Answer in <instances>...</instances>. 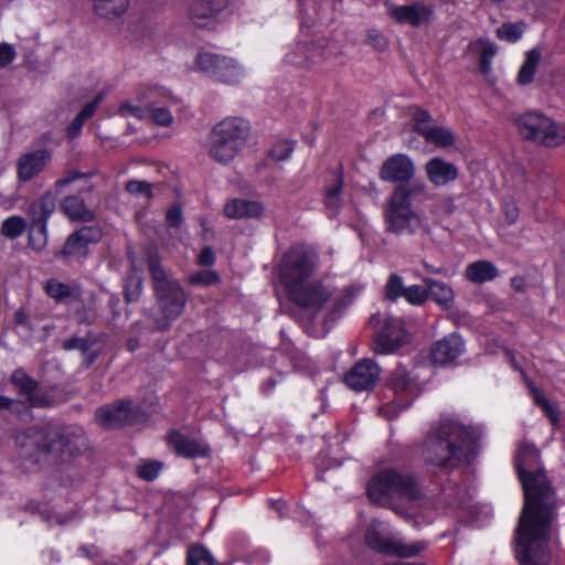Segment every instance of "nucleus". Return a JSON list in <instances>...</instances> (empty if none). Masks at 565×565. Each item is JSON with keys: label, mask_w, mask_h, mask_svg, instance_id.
<instances>
[{"label": "nucleus", "mask_w": 565, "mask_h": 565, "mask_svg": "<svg viewBox=\"0 0 565 565\" xmlns=\"http://www.w3.org/2000/svg\"><path fill=\"white\" fill-rule=\"evenodd\" d=\"M426 189V184L420 181L394 188L384 207V221L388 232L396 235H414L423 227V218L412 207V200L424 195Z\"/></svg>", "instance_id": "obj_6"}, {"label": "nucleus", "mask_w": 565, "mask_h": 565, "mask_svg": "<svg viewBox=\"0 0 565 565\" xmlns=\"http://www.w3.org/2000/svg\"><path fill=\"white\" fill-rule=\"evenodd\" d=\"M264 212V207L259 202L232 199L224 205V214L232 220L259 217Z\"/></svg>", "instance_id": "obj_28"}, {"label": "nucleus", "mask_w": 565, "mask_h": 565, "mask_svg": "<svg viewBox=\"0 0 565 565\" xmlns=\"http://www.w3.org/2000/svg\"><path fill=\"white\" fill-rule=\"evenodd\" d=\"M420 135L426 141L436 145L437 147H448L455 143V135L452 131L445 127L433 126L428 129H420Z\"/></svg>", "instance_id": "obj_34"}, {"label": "nucleus", "mask_w": 565, "mask_h": 565, "mask_svg": "<svg viewBox=\"0 0 565 565\" xmlns=\"http://www.w3.org/2000/svg\"><path fill=\"white\" fill-rule=\"evenodd\" d=\"M86 120L84 118H82L78 114L76 115V117L72 120L70 127H68V137L70 138H75L79 131L82 130V127L84 125Z\"/></svg>", "instance_id": "obj_59"}, {"label": "nucleus", "mask_w": 565, "mask_h": 565, "mask_svg": "<svg viewBox=\"0 0 565 565\" xmlns=\"http://www.w3.org/2000/svg\"><path fill=\"white\" fill-rule=\"evenodd\" d=\"M437 207L446 215H450L451 213H454L455 209H456V204H455V200L454 198H450V196H446V198H443L439 202H438V205Z\"/></svg>", "instance_id": "obj_58"}, {"label": "nucleus", "mask_w": 565, "mask_h": 565, "mask_svg": "<svg viewBox=\"0 0 565 565\" xmlns=\"http://www.w3.org/2000/svg\"><path fill=\"white\" fill-rule=\"evenodd\" d=\"M168 443L177 455L186 458L206 457L210 451L203 441L186 437L179 431H171L168 435Z\"/></svg>", "instance_id": "obj_26"}, {"label": "nucleus", "mask_w": 565, "mask_h": 565, "mask_svg": "<svg viewBox=\"0 0 565 565\" xmlns=\"http://www.w3.org/2000/svg\"><path fill=\"white\" fill-rule=\"evenodd\" d=\"M359 292L360 288L351 286L342 290L339 295H337L333 298L330 318L332 320L337 319L341 315V312L353 302L354 298Z\"/></svg>", "instance_id": "obj_37"}, {"label": "nucleus", "mask_w": 565, "mask_h": 565, "mask_svg": "<svg viewBox=\"0 0 565 565\" xmlns=\"http://www.w3.org/2000/svg\"><path fill=\"white\" fill-rule=\"evenodd\" d=\"M126 191L135 196L151 198L152 186L147 181L130 180L126 184Z\"/></svg>", "instance_id": "obj_45"}, {"label": "nucleus", "mask_w": 565, "mask_h": 565, "mask_svg": "<svg viewBox=\"0 0 565 565\" xmlns=\"http://www.w3.org/2000/svg\"><path fill=\"white\" fill-rule=\"evenodd\" d=\"M93 7L97 15L113 19L126 12L129 0H93Z\"/></svg>", "instance_id": "obj_32"}, {"label": "nucleus", "mask_w": 565, "mask_h": 565, "mask_svg": "<svg viewBox=\"0 0 565 565\" xmlns=\"http://www.w3.org/2000/svg\"><path fill=\"white\" fill-rule=\"evenodd\" d=\"M188 565H216L211 552L202 545H192L188 550Z\"/></svg>", "instance_id": "obj_40"}, {"label": "nucleus", "mask_w": 565, "mask_h": 565, "mask_svg": "<svg viewBox=\"0 0 565 565\" xmlns=\"http://www.w3.org/2000/svg\"><path fill=\"white\" fill-rule=\"evenodd\" d=\"M149 270L162 318L152 317L154 331H167L171 322L178 319L185 307L186 297L175 279H171L156 257L149 258Z\"/></svg>", "instance_id": "obj_7"}, {"label": "nucleus", "mask_w": 565, "mask_h": 565, "mask_svg": "<svg viewBox=\"0 0 565 565\" xmlns=\"http://www.w3.org/2000/svg\"><path fill=\"white\" fill-rule=\"evenodd\" d=\"M499 275L497 266L489 260H477L469 264L466 268V278L477 285L484 284L495 279Z\"/></svg>", "instance_id": "obj_29"}, {"label": "nucleus", "mask_w": 565, "mask_h": 565, "mask_svg": "<svg viewBox=\"0 0 565 565\" xmlns=\"http://www.w3.org/2000/svg\"><path fill=\"white\" fill-rule=\"evenodd\" d=\"M387 386L393 391L399 405L408 406L420 394L418 377L405 366H396L387 379Z\"/></svg>", "instance_id": "obj_17"}, {"label": "nucleus", "mask_w": 565, "mask_h": 565, "mask_svg": "<svg viewBox=\"0 0 565 565\" xmlns=\"http://www.w3.org/2000/svg\"><path fill=\"white\" fill-rule=\"evenodd\" d=\"M218 280V276L213 270H201L190 277V281L193 285L209 286L215 284Z\"/></svg>", "instance_id": "obj_51"}, {"label": "nucleus", "mask_w": 565, "mask_h": 565, "mask_svg": "<svg viewBox=\"0 0 565 565\" xmlns=\"http://www.w3.org/2000/svg\"><path fill=\"white\" fill-rule=\"evenodd\" d=\"M46 294L56 301H65L79 295L76 287L64 284L57 279H50L45 284Z\"/></svg>", "instance_id": "obj_35"}, {"label": "nucleus", "mask_w": 565, "mask_h": 565, "mask_svg": "<svg viewBox=\"0 0 565 565\" xmlns=\"http://www.w3.org/2000/svg\"><path fill=\"white\" fill-rule=\"evenodd\" d=\"M369 324L375 330L374 351L379 354H391L406 342V333L399 318L375 313Z\"/></svg>", "instance_id": "obj_13"}, {"label": "nucleus", "mask_w": 565, "mask_h": 565, "mask_svg": "<svg viewBox=\"0 0 565 565\" xmlns=\"http://www.w3.org/2000/svg\"><path fill=\"white\" fill-rule=\"evenodd\" d=\"M249 131L248 122L242 118H225L212 130L207 152L221 163L231 161L244 147Z\"/></svg>", "instance_id": "obj_8"}, {"label": "nucleus", "mask_w": 565, "mask_h": 565, "mask_svg": "<svg viewBox=\"0 0 565 565\" xmlns=\"http://www.w3.org/2000/svg\"><path fill=\"white\" fill-rule=\"evenodd\" d=\"M511 286L516 291H524L526 289L525 279L522 277H514L511 279Z\"/></svg>", "instance_id": "obj_64"}, {"label": "nucleus", "mask_w": 565, "mask_h": 565, "mask_svg": "<svg viewBox=\"0 0 565 565\" xmlns=\"http://www.w3.org/2000/svg\"><path fill=\"white\" fill-rule=\"evenodd\" d=\"M15 56L14 50L11 45L3 43L0 44V67L9 65Z\"/></svg>", "instance_id": "obj_55"}, {"label": "nucleus", "mask_w": 565, "mask_h": 565, "mask_svg": "<svg viewBox=\"0 0 565 565\" xmlns=\"http://www.w3.org/2000/svg\"><path fill=\"white\" fill-rule=\"evenodd\" d=\"M102 238V231L97 226H83L71 234L63 248L56 253L61 257H84L88 253V245Z\"/></svg>", "instance_id": "obj_23"}, {"label": "nucleus", "mask_w": 565, "mask_h": 565, "mask_svg": "<svg viewBox=\"0 0 565 565\" xmlns=\"http://www.w3.org/2000/svg\"><path fill=\"white\" fill-rule=\"evenodd\" d=\"M97 99L87 104L79 113L78 115L84 118L85 120H87L89 117H92V115L94 114L95 111V107H96V104H97Z\"/></svg>", "instance_id": "obj_63"}, {"label": "nucleus", "mask_w": 565, "mask_h": 565, "mask_svg": "<svg viewBox=\"0 0 565 565\" xmlns=\"http://www.w3.org/2000/svg\"><path fill=\"white\" fill-rule=\"evenodd\" d=\"M415 129L420 134V129H428L433 127L431 125V116L426 110H417L414 115Z\"/></svg>", "instance_id": "obj_54"}, {"label": "nucleus", "mask_w": 565, "mask_h": 565, "mask_svg": "<svg viewBox=\"0 0 565 565\" xmlns=\"http://www.w3.org/2000/svg\"><path fill=\"white\" fill-rule=\"evenodd\" d=\"M148 113L151 114L152 119L160 126H169L173 121L171 111L166 107L148 106Z\"/></svg>", "instance_id": "obj_48"}, {"label": "nucleus", "mask_w": 565, "mask_h": 565, "mask_svg": "<svg viewBox=\"0 0 565 565\" xmlns=\"http://www.w3.org/2000/svg\"><path fill=\"white\" fill-rule=\"evenodd\" d=\"M142 288V279L140 275L137 271L136 266L132 264L129 275L126 278L125 282V297L128 302L136 301L140 294Z\"/></svg>", "instance_id": "obj_39"}, {"label": "nucleus", "mask_w": 565, "mask_h": 565, "mask_svg": "<svg viewBox=\"0 0 565 565\" xmlns=\"http://www.w3.org/2000/svg\"><path fill=\"white\" fill-rule=\"evenodd\" d=\"M426 189V184L420 181L394 188L384 207V221L388 232L396 235H414L423 227V218L412 207V200L424 195Z\"/></svg>", "instance_id": "obj_5"}, {"label": "nucleus", "mask_w": 565, "mask_h": 565, "mask_svg": "<svg viewBox=\"0 0 565 565\" xmlns=\"http://www.w3.org/2000/svg\"><path fill=\"white\" fill-rule=\"evenodd\" d=\"M416 168L413 160L404 153L390 156L381 166L379 177L382 181L412 184Z\"/></svg>", "instance_id": "obj_22"}, {"label": "nucleus", "mask_w": 565, "mask_h": 565, "mask_svg": "<svg viewBox=\"0 0 565 565\" xmlns=\"http://www.w3.org/2000/svg\"><path fill=\"white\" fill-rule=\"evenodd\" d=\"M387 14L398 24L420 28L431 23L434 19V8L423 2H413L403 6L390 4Z\"/></svg>", "instance_id": "obj_18"}, {"label": "nucleus", "mask_w": 565, "mask_h": 565, "mask_svg": "<svg viewBox=\"0 0 565 565\" xmlns=\"http://www.w3.org/2000/svg\"><path fill=\"white\" fill-rule=\"evenodd\" d=\"M481 430L463 426L452 419H444L431 428L423 448V459L434 473L471 461L479 451Z\"/></svg>", "instance_id": "obj_3"}, {"label": "nucleus", "mask_w": 565, "mask_h": 565, "mask_svg": "<svg viewBox=\"0 0 565 565\" xmlns=\"http://www.w3.org/2000/svg\"><path fill=\"white\" fill-rule=\"evenodd\" d=\"M424 282L427 287L429 298L444 309H449L452 306L454 292L447 284L430 278H425Z\"/></svg>", "instance_id": "obj_31"}, {"label": "nucleus", "mask_w": 565, "mask_h": 565, "mask_svg": "<svg viewBox=\"0 0 565 565\" xmlns=\"http://www.w3.org/2000/svg\"><path fill=\"white\" fill-rule=\"evenodd\" d=\"M10 381L17 387L18 394L28 407H49L54 403L53 397L40 388L36 381L23 370H15L11 374Z\"/></svg>", "instance_id": "obj_19"}, {"label": "nucleus", "mask_w": 565, "mask_h": 565, "mask_svg": "<svg viewBox=\"0 0 565 565\" xmlns=\"http://www.w3.org/2000/svg\"><path fill=\"white\" fill-rule=\"evenodd\" d=\"M342 186H343L342 177L337 175L334 184L326 188L323 203L328 211L329 217L337 216L342 206V199H341Z\"/></svg>", "instance_id": "obj_33"}, {"label": "nucleus", "mask_w": 565, "mask_h": 565, "mask_svg": "<svg viewBox=\"0 0 565 565\" xmlns=\"http://www.w3.org/2000/svg\"><path fill=\"white\" fill-rule=\"evenodd\" d=\"M386 298L390 300H396L398 297L404 295L405 287L403 279L397 274H392L386 284Z\"/></svg>", "instance_id": "obj_44"}, {"label": "nucleus", "mask_w": 565, "mask_h": 565, "mask_svg": "<svg viewBox=\"0 0 565 565\" xmlns=\"http://www.w3.org/2000/svg\"><path fill=\"white\" fill-rule=\"evenodd\" d=\"M78 551L82 553V555H84L85 557H88V558H96L99 556V550L94 546V545H90V546H81L78 548Z\"/></svg>", "instance_id": "obj_61"}, {"label": "nucleus", "mask_w": 565, "mask_h": 565, "mask_svg": "<svg viewBox=\"0 0 565 565\" xmlns=\"http://www.w3.org/2000/svg\"><path fill=\"white\" fill-rule=\"evenodd\" d=\"M540 60L541 52L539 50L533 49L526 53L525 61L518 74V82L521 85H526L533 81Z\"/></svg>", "instance_id": "obj_36"}, {"label": "nucleus", "mask_w": 565, "mask_h": 565, "mask_svg": "<svg viewBox=\"0 0 565 565\" xmlns=\"http://www.w3.org/2000/svg\"><path fill=\"white\" fill-rule=\"evenodd\" d=\"M518 128L524 138L547 147H556L565 141V127L541 113L524 114L518 119Z\"/></svg>", "instance_id": "obj_10"}, {"label": "nucleus", "mask_w": 565, "mask_h": 565, "mask_svg": "<svg viewBox=\"0 0 565 565\" xmlns=\"http://www.w3.org/2000/svg\"><path fill=\"white\" fill-rule=\"evenodd\" d=\"M167 222L170 226H179L182 222V211L181 207L178 205L171 206L167 211Z\"/></svg>", "instance_id": "obj_56"}, {"label": "nucleus", "mask_w": 565, "mask_h": 565, "mask_svg": "<svg viewBox=\"0 0 565 565\" xmlns=\"http://www.w3.org/2000/svg\"><path fill=\"white\" fill-rule=\"evenodd\" d=\"M366 491L372 502L387 507L399 514L424 498L417 478L411 472L396 469H384L374 475L367 482Z\"/></svg>", "instance_id": "obj_4"}, {"label": "nucleus", "mask_w": 565, "mask_h": 565, "mask_svg": "<svg viewBox=\"0 0 565 565\" xmlns=\"http://www.w3.org/2000/svg\"><path fill=\"white\" fill-rule=\"evenodd\" d=\"M425 171L429 182L435 186H444L458 178V168L440 157L427 161Z\"/></svg>", "instance_id": "obj_27"}, {"label": "nucleus", "mask_w": 565, "mask_h": 565, "mask_svg": "<svg viewBox=\"0 0 565 565\" xmlns=\"http://www.w3.org/2000/svg\"><path fill=\"white\" fill-rule=\"evenodd\" d=\"M61 210L72 221L90 222L94 220V213L77 195L65 196L61 202Z\"/></svg>", "instance_id": "obj_30"}, {"label": "nucleus", "mask_w": 565, "mask_h": 565, "mask_svg": "<svg viewBox=\"0 0 565 565\" xmlns=\"http://www.w3.org/2000/svg\"><path fill=\"white\" fill-rule=\"evenodd\" d=\"M380 373L381 369L374 360L362 359L347 372L344 382L354 392H365L375 386Z\"/></svg>", "instance_id": "obj_20"}, {"label": "nucleus", "mask_w": 565, "mask_h": 565, "mask_svg": "<svg viewBox=\"0 0 565 565\" xmlns=\"http://www.w3.org/2000/svg\"><path fill=\"white\" fill-rule=\"evenodd\" d=\"M62 348L64 350H79L83 353H85L90 348V344H89L88 340H86L84 338L74 337V338L65 340L62 344Z\"/></svg>", "instance_id": "obj_53"}, {"label": "nucleus", "mask_w": 565, "mask_h": 565, "mask_svg": "<svg viewBox=\"0 0 565 565\" xmlns=\"http://www.w3.org/2000/svg\"><path fill=\"white\" fill-rule=\"evenodd\" d=\"M531 393L535 401V403L542 408L547 407V404L550 403L546 397L535 387L531 386Z\"/></svg>", "instance_id": "obj_62"}, {"label": "nucleus", "mask_w": 565, "mask_h": 565, "mask_svg": "<svg viewBox=\"0 0 565 565\" xmlns=\"http://www.w3.org/2000/svg\"><path fill=\"white\" fill-rule=\"evenodd\" d=\"M515 467L524 491V505L516 527V557L520 565H550L557 498L540 468V452L534 445L520 446Z\"/></svg>", "instance_id": "obj_1"}, {"label": "nucleus", "mask_w": 565, "mask_h": 565, "mask_svg": "<svg viewBox=\"0 0 565 565\" xmlns=\"http://www.w3.org/2000/svg\"><path fill=\"white\" fill-rule=\"evenodd\" d=\"M13 441L17 455L26 468L42 461H65L87 447L84 429L76 425L47 424L29 428L17 433Z\"/></svg>", "instance_id": "obj_2"}, {"label": "nucleus", "mask_w": 565, "mask_h": 565, "mask_svg": "<svg viewBox=\"0 0 565 565\" xmlns=\"http://www.w3.org/2000/svg\"><path fill=\"white\" fill-rule=\"evenodd\" d=\"M162 468V463L159 461H148L139 466L138 475L141 479L147 481L154 480Z\"/></svg>", "instance_id": "obj_47"}, {"label": "nucleus", "mask_w": 565, "mask_h": 565, "mask_svg": "<svg viewBox=\"0 0 565 565\" xmlns=\"http://www.w3.org/2000/svg\"><path fill=\"white\" fill-rule=\"evenodd\" d=\"M142 418L139 407L132 405L130 401H119L111 405H104L96 409L95 419L105 428H118L125 425H131Z\"/></svg>", "instance_id": "obj_16"}, {"label": "nucleus", "mask_w": 565, "mask_h": 565, "mask_svg": "<svg viewBox=\"0 0 565 565\" xmlns=\"http://www.w3.org/2000/svg\"><path fill=\"white\" fill-rule=\"evenodd\" d=\"M195 68L214 81L237 84L244 76V68L232 57L211 52H199L194 61Z\"/></svg>", "instance_id": "obj_11"}, {"label": "nucleus", "mask_w": 565, "mask_h": 565, "mask_svg": "<svg viewBox=\"0 0 565 565\" xmlns=\"http://www.w3.org/2000/svg\"><path fill=\"white\" fill-rule=\"evenodd\" d=\"M289 299L307 315L316 317L332 298L333 289L317 279H310L287 291Z\"/></svg>", "instance_id": "obj_14"}, {"label": "nucleus", "mask_w": 565, "mask_h": 565, "mask_svg": "<svg viewBox=\"0 0 565 565\" xmlns=\"http://www.w3.org/2000/svg\"><path fill=\"white\" fill-rule=\"evenodd\" d=\"M366 544L374 551L399 557H412L425 550L422 541L406 543L403 540H393L386 532L385 525L380 521H373L365 533Z\"/></svg>", "instance_id": "obj_12"}, {"label": "nucleus", "mask_w": 565, "mask_h": 565, "mask_svg": "<svg viewBox=\"0 0 565 565\" xmlns=\"http://www.w3.org/2000/svg\"><path fill=\"white\" fill-rule=\"evenodd\" d=\"M227 6V0H194L190 7V19L199 28L212 29L216 15Z\"/></svg>", "instance_id": "obj_25"}, {"label": "nucleus", "mask_w": 565, "mask_h": 565, "mask_svg": "<svg viewBox=\"0 0 565 565\" xmlns=\"http://www.w3.org/2000/svg\"><path fill=\"white\" fill-rule=\"evenodd\" d=\"M52 150L47 148L32 149L23 152L15 163L17 178L28 182L42 173L52 160Z\"/></svg>", "instance_id": "obj_21"}, {"label": "nucleus", "mask_w": 565, "mask_h": 565, "mask_svg": "<svg viewBox=\"0 0 565 565\" xmlns=\"http://www.w3.org/2000/svg\"><path fill=\"white\" fill-rule=\"evenodd\" d=\"M465 350V343L457 333H450L436 341L430 349V360L436 365H446L459 358Z\"/></svg>", "instance_id": "obj_24"}, {"label": "nucleus", "mask_w": 565, "mask_h": 565, "mask_svg": "<svg viewBox=\"0 0 565 565\" xmlns=\"http://www.w3.org/2000/svg\"><path fill=\"white\" fill-rule=\"evenodd\" d=\"M307 47L303 45H298L295 51L288 53L285 57L286 62L296 65L299 67H309L312 62L307 56Z\"/></svg>", "instance_id": "obj_43"}, {"label": "nucleus", "mask_w": 565, "mask_h": 565, "mask_svg": "<svg viewBox=\"0 0 565 565\" xmlns=\"http://www.w3.org/2000/svg\"><path fill=\"white\" fill-rule=\"evenodd\" d=\"M319 267L318 253L306 245H295L279 263V279L286 291L312 279Z\"/></svg>", "instance_id": "obj_9"}, {"label": "nucleus", "mask_w": 565, "mask_h": 565, "mask_svg": "<svg viewBox=\"0 0 565 565\" xmlns=\"http://www.w3.org/2000/svg\"><path fill=\"white\" fill-rule=\"evenodd\" d=\"M26 230V222L23 217L13 215L6 218L1 223V234L10 239H15L21 236Z\"/></svg>", "instance_id": "obj_38"}, {"label": "nucleus", "mask_w": 565, "mask_h": 565, "mask_svg": "<svg viewBox=\"0 0 565 565\" xmlns=\"http://www.w3.org/2000/svg\"><path fill=\"white\" fill-rule=\"evenodd\" d=\"M93 174H94L93 172L83 173V172H79L76 170H72V171L67 172L66 175H64L63 178L55 181L54 190L56 193H60L63 191V189L65 186H67L75 180L82 179V178H90V177H93Z\"/></svg>", "instance_id": "obj_49"}, {"label": "nucleus", "mask_w": 565, "mask_h": 565, "mask_svg": "<svg viewBox=\"0 0 565 565\" xmlns=\"http://www.w3.org/2000/svg\"><path fill=\"white\" fill-rule=\"evenodd\" d=\"M22 406V402L7 397L0 396V411H9L12 413L19 412Z\"/></svg>", "instance_id": "obj_57"}, {"label": "nucleus", "mask_w": 565, "mask_h": 565, "mask_svg": "<svg viewBox=\"0 0 565 565\" xmlns=\"http://www.w3.org/2000/svg\"><path fill=\"white\" fill-rule=\"evenodd\" d=\"M367 43L377 51H384L387 47V39L379 31L372 30L367 33Z\"/></svg>", "instance_id": "obj_52"}, {"label": "nucleus", "mask_w": 565, "mask_h": 565, "mask_svg": "<svg viewBox=\"0 0 565 565\" xmlns=\"http://www.w3.org/2000/svg\"><path fill=\"white\" fill-rule=\"evenodd\" d=\"M294 151V143L288 140H281L275 143L269 156L276 161H282L290 157Z\"/></svg>", "instance_id": "obj_46"}, {"label": "nucleus", "mask_w": 565, "mask_h": 565, "mask_svg": "<svg viewBox=\"0 0 565 565\" xmlns=\"http://www.w3.org/2000/svg\"><path fill=\"white\" fill-rule=\"evenodd\" d=\"M55 210V195L47 191L29 207L31 218L29 245L42 250L47 243V221Z\"/></svg>", "instance_id": "obj_15"}, {"label": "nucleus", "mask_w": 565, "mask_h": 565, "mask_svg": "<svg viewBox=\"0 0 565 565\" xmlns=\"http://www.w3.org/2000/svg\"><path fill=\"white\" fill-rule=\"evenodd\" d=\"M119 114L122 117H135L142 119L148 115V107H141L130 102H126L119 107Z\"/></svg>", "instance_id": "obj_50"}, {"label": "nucleus", "mask_w": 565, "mask_h": 565, "mask_svg": "<svg viewBox=\"0 0 565 565\" xmlns=\"http://www.w3.org/2000/svg\"><path fill=\"white\" fill-rule=\"evenodd\" d=\"M524 30V23H503L497 29V36L508 42H516L521 39Z\"/></svg>", "instance_id": "obj_41"}, {"label": "nucleus", "mask_w": 565, "mask_h": 565, "mask_svg": "<svg viewBox=\"0 0 565 565\" xmlns=\"http://www.w3.org/2000/svg\"><path fill=\"white\" fill-rule=\"evenodd\" d=\"M403 297H405V299L409 303L420 306L427 300L428 290L423 286L413 285L411 287L405 288Z\"/></svg>", "instance_id": "obj_42"}, {"label": "nucleus", "mask_w": 565, "mask_h": 565, "mask_svg": "<svg viewBox=\"0 0 565 565\" xmlns=\"http://www.w3.org/2000/svg\"><path fill=\"white\" fill-rule=\"evenodd\" d=\"M215 262V253L212 247H204L199 255L201 265H212Z\"/></svg>", "instance_id": "obj_60"}]
</instances>
